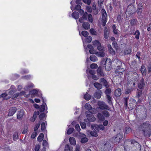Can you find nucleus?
<instances>
[{
  "label": "nucleus",
  "mask_w": 151,
  "mask_h": 151,
  "mask_svg": "<svg viewBox=\"0 0 151 151\" xmlns=\"http://www.w3.org/2000/svg\"><path fill=\"white\" fill-rule=\"evenodd\" d=\"M13 139L14 141H16L18 138V134L17 132H15L13 134Z\"/></svg>",
  "instance_id": "a19ab883"
},
{
  "label": "nucleus",
  "mask_w": 151,
  "mask_h": 151,
  "mask_svg": "<svg viewBox=\"0 0 151 151\" xmlns=\"http://www.w3.org/2000/svg\"><path fill=\"white\" fill-rule=\"evenodd\" d=\"M92 43L93 45L95 46L98 47L99 44H100V43L98 40H95L93 41Z\"/></svg>",
  "instance_id": "49530a36"
},
{
  "label": "nucleus",
  "mask_w": 151,
  "mask_h": 151,
  "mask_svg": "<svg viewBox=\"0 0 151 151\" xmlns=\"http://www.w3.org/2000/svg\"><path fill=\"white\" fill-rule=\"evenodd\" d=\"M72 16L73 17L76 19H78L79 17V13L76 12H74L73 13Z\"/></svg>",
  "instance_id": "5701e85b"
},
{
  "label": "nucleus",
  "mask_w": 151,
  "mask_h": 151,
  "mask_svg": "<svg viewBox=\"0 0 151 151\" xmlns=\"http://www.w3.org/2000/svg\"><path fill=\"white\" fill-rule=\"evenodd\" d=\"M138 129L146 136L149 137L151 134V124L148 122H144L142 123L139 126Z\"/></svg>",
  "instance_id": "f257e3e1"
},
{
  "label": "nucleus",
  "mask_w": 151,
  "mask_h": 151,
  "mask_svg": "<svg viewBox=\"0 0 151 151\" xmlns=\"http://www.w3.org/2000/svg\"><path fill=\"white\" fill-rule=\"evenodd\" d=\"M74 129L73 128H70L67 131V134H71L74 131Z\"/></svg>",
  "instance_id": "c03bdc74"
},
{
  "label": "nucleus",
  "mask_w": 151,
  "mask_h": 151,
  "mask_svg": "<svg viewBox=\"0 0 151 151\" xmlns=\"http://www.w3.org/2000/svg\"><path fill=\"white\" fill-rule=\"evenodd\" d=\"M141 71L142 74H145V73L146 68L144 65H142L141 68Z\"/></svg>",
  "instance_id": "e433bc0d"
},
{
  "label": "nucleus",
  "mask_w": 151,
  "mask_h": 151,
  "mask_svg": "<svg viewBox=\"0 0 151 151\" xmlns=\"http://www.w3.org/2000/svg\"><path fill=\"white\" fill-rule=\"evenodd\" d=\"M101 14L102 15V22L103 26H104L107 20V15L105 10L102 9L101 10Z\"/></svg>",
  "instance_id": "7ed1b4c3"
},
{
  "label": "nucleus",
  "mask_w": 151,
  "mask_h": 151,
  "mask_svg": "<svg viewBox=\"0 0 151 151\" xmlns=\"http://www.w3.org/2000/svg\"><path fill=\"white\" fill-rule=\"evenodd\" d=\"M97 116L99 119L101 121H103L105 119V117L102 114L100 113H98Z\"/></svg>",
  "instance_id": "cd10ccee"
},
{
  "label": "nucleus",
  "mask_w": 151,
  "mask_h": 151,
  "mask_svg": "<svg viewBox=\"0 0 151 151\" xmlns=\"http://www.w3.org/2000/svg\"><path fill=\"white\" fill-rule=\"evenodd\" d=\"M42 145L44 147L43 148L44 149H45L46 148H45V147H48V144L47 142L45 140H44L43 141Z\"/></svg>",
  "instance_id": "ea45409f"
},
{
  "label": "nucleus",
  "mask_w": 151,
  "mask_h": 151,
  "mask_svg": "<svg viewBox=\"0 0 151 151\" xmlns=\"http://www.w3.org/2000/svg\"><path fill=\"white\" fill-rule=\"evenodd\" d=\"M142 90H139L137 89V92L136 97L138 98L140 97L142 95Z\"/></svg>",
  "instance_id": "72a5a7b5"
},
{
  "label": "nucleus",
  "mask_w": 151,
  "mask_h": 151,
  "mask_svg": "<svg viewBox=\"0 0 151 151\" xmlns=\"http://www.w3.org/2000/svg\"><path fill=\"white\" fill-rule=\"evenodd\" d=\"M112 45L114 47L115 49H117L118 47V45L116 42L115 41H114L112 43Z\"/></svg>",
  "instance_id": "3c124183"
},
{
  "label": "nucleus",
  "mask_w": 151,
  "mask_h": 151,
  "mask_svg": "<svg viewBox=\"0 0 151 151\" xmlns=\"http://www.w3.org/2000/svg\"><path fill=\"white\" fill-rule=\"evenodd\" d=\"M145 85V84L144 82V79L143 78H142L140 80L139 82L138 83V88L141 90H142L144 88Z\"/></svg>",
  "instance_id": "1a4fd4ad"
},
{
  "label": "nucleus",
  "mask_w": 151,
  "mask_h": 151,
  "mask_svg": "<svg viewBox=\"0 0 151 151\" xmlns=\"http://www.w3.org/2000/svg\"><path fill=\"white\" fill-rule=\"evenodd\" d=\"M0 98H3L4 99L7 100L10 98V96L8 95V93L5 92L1 95Z\"/></svg>",
  "instance_id": "2eb2a0df"
},
{
  "label": "nucleus",
  "mask_w": 151,
  "mask_h": 151,
  "mask_svg": "<svg viewBox=\"0 0 151 151\" xmlns=\"http://www.w3.org/2000/svg\"><path fill=\"white\" fill-rule=\"evenodd\" d=\"M80 124L81 126V128L82 129H84L86 127V125L84 122H80Z\"/></svg>",
  "instance_id": "680f3d73"
},
{
  "label": "nucleus",
  "mask_w": 151,
  "mask_h": 151,
  "mask_svg": "<svg viewBox=\"0 0 151 151\" xmlns=\"http://www.w3.org/2000/svg\"><path fill=\"white\" fill-rule=\"evenodd\" d=\"M134 35H135V37L136 39H138L139 38L140 32L139 30H137L135 31Z\"/></svg>",
  "instance_id": "473e14b6"
},
{
  "label": "nucleus",
  "mask_w": 151,
  "mask_h": 151,
  "mask_svg": "<svg viewBox=\"0 0 151 151\" xmlns=\"http://www.w3.org/2000/svg\"><path fill=\"white\" fill-rule=\"evenodd\" d=\"M86 9L88 12L91 13L92 12L91 7L90 6H87L86 7Z\"/></svg>",
  "instance_id": "69168bd1"
},
{
  "label": "nucleus",
  "mask_w": 151,
  "mask_h": 151,
  "mask_svg": "<svg viewBox=\"0 0 151 151\" xmlns=\"http://www.w3.org/2000/svg\"><path fill=\"white\" fill-rule=\"evenodd\" d=\"M124 71V69L123 68H117L115 71V73L116 76H120L122 75Z\"/></svg>",
  "instance_id": "39448f33"
},
{
  "label": "nucleus",
  "mask_w": 151,
  "mask_h": 151,
  "mask_svg": "<svg viewBox=\"0 0 151 151\" xmlns=\"http://www.w3.org/2000/svg\"><path fill=\"white\" fill-rule=\"evenodd\" d=\"M97 75L101 77H104L105 76V73L103 72L102 67L99 66L96 70Z\"/></svg>",
  "instance_id": "423d86ee"
},
{
  "label": "nucleus",
  "mask_w": 151,
  "mask_h": 151,
  "mask_svg": "<svg viewBox=\"0 0 151 151\" xmlns=\"http://www.w3.org/2000/svg\"><path fill=\"white\" fill-rule=\"evenodd\" d=\"M131 90L130 89H126L125 91V93L126 94H128L130 93Z\"/></svg>",
  "instance_id": "774afa93"
},
{
  "label": "nucleus",
  "mask_w": 151,
  "mask_h": 151,
  "mask_svg": "<svg viewBox=\"0 0 151 151\" xmlns=\"http://www.w3.org/2000/svg\"><path fill=\"white\" fill-rule=\"evenodd\" d=\"M108 47L110 54L112 55L115 54V52L114 50L112 48L111 45L110 44H108Z\"/></svg>",
  "instance_id": "a211bd4d"
},
{
  "label": "nucleus",
  "mask_w": 151,
  "mask_h": 151,
  "mask_svg": "<svg viewBox=\"0 0 151 151\" xmlns=\"http://www.w3.org/2000/svg\"><path fill=\"white\" fill-rule=\"evenodd\" d=\"M88 141V139L86 137H83L81 138V142L82 143H84Z\"/></svg>",
  "instance_id": "4d7b16f0"
},
{
  "label": "nucleus",
  "mask_w": 151,
  "mask_h": 151,
  "mask_svg": "<svg viewBox=\"0 0 151 151\" xmlns=\"http://www.w3.org/2000/svg\"><path fill=\"white\" fill-rule=\"evenodd\" d=\"M90 60L93 62L96 61L98 60L97 58L94 55H91L90 57Z\"/></svg>",
  "instance_id": "bb28decb"
},
{
  "label": "nucleus",
  "mask_w": 151,
  "mask_h": 151,
  "mask_svg": "<svg viewBox=\"0 0 151 151\" xmlns=\"http://www.w3.org/2000/svg\"><path fill=\"white\" fill-rule=\"evenodd\" d=\"M132 52V47H129L125 49L124 51V54L125 55L129 54Z\"/></svg>",
  "instance_id": "aec40b11"
},
{
  "label": "nucleus",
  "mask_w": 151,
  "mask_h": 151,
  "mask_svg": "<svg viewBox=\"0 0 151 151\" xmlns=\"http://www.w3.org/2000/svg\"><path fill=\"white\" fill-rule=\"evenodd\" d=\"M96 55L98 57H103L105 56V53H104V52H97V53L96 54Z\"/></svg>",
  "instance_id": "c756f323"
},
{
  "label": "nucleus",
  "mask_w": 151,
  "mask_h": 151,
  "mask_svg": "<svg viewBox=\"0 0 151 151\" xmlns=\"http://www.w3.org/2000/svg\"><path fill=\"white\" fill-rule=\"evenodd\" d=\"M98 67V65L97 64L95 63L92 64L90 65V67L92 69H96Z\"/></svg>",
  "instance_id": "8fccbe9b"
},
{
  "label": "nucleus",
  "mask_w": 151,
  "mask_h": 151,
  "mask_svg": "<svg viewBox=\"0 0 151 151\" xmlns=\"http://www.w3.org/2000/svg\"><path fill=\"white\" fill-rule=\"evenodd\" d=\"M102 65H105V69L107 71H110L111 67V60L110 58H106L103 59L101 62Z\"/></svg>",
  "instance_id": "f03ea898"
},
{
  "label": "nucleus",
  "mask_w": 151,
  "mask_h": 151,
  "mask_svg": "<svg viewBox=\"0 0 151 151\" xmlns=\"http://www.w3.org/2000/svg\"><path fill=\"white\" fill-rule=\"evenodd\" d=\"M69 150V151H73V147L72 146H70L68 144L66 145L65 147V149L63 151H68Z\"/></svg>",
  "instance_id": "f3484780"
},
{
  "label": "nucleus",
  "mask_w": 151,
  "mask_h": 151,
  "mask_svg": "<svg viewBox=\"0 0 151 151\" xmlns=\"http://www.w3.org/2000/svg\"><path fill=\"white\" fill-rule=\"evenodd\" d=\"M69 141L71 145H76V140L74 137H70L69 139Z\"/></svg>",
  "instance_id": "4be33fe9"
},
{
  "label": "nucleus",
  "mask_w": 151,
  "mask_h": 151,
  "mask_svg": "<svg viewBox=\"0 0 151 151\" xmlns=\"http://www.w3.org/2000/svg\"><path fill=\"white\" fill-rule=\"evenodd\" d=\"M131 131V129L129 127H126L125 129V133L126 134L128 133Z\"/></svg>",
  "instance_id": "13d9d810"
},
{
  "label": "nucleus",
  "mask_w": 151,
  "mask_h": 151,
  "mask_svg": "<svg viewBox=\"0 0 151 151\" xmlns=\"http://www.w3.org/2000/svg\"><path fill=\"white\" fill-rule=\"evenodd\" d=\"M41 129L42 131L45 130L46 129V124L45 122H42L41 125Z\"/></svg>",
  "instance_id": "de8ad7c7"
},
{
  "label": "nucleus",
  "mask_w": 151,
  "mask_h": 151,
  "mask_svg": "<svg viewBox=\"0 0 151 151\" xmlns=\"http://www.w3.org/2000/svg\"><path fill=\"white\" fill-rule=\"evenodd\" d=\"M130 21V24L132 26L134 25L137 24V20L134 19L131 20Z\"/></svg>",
  "instance_id": "7c9ffc66"
},
{
  "label": "nucleus",
  "mask_w": 151,
  "mask_h": 151,
  "mask_svg": "<svg viewBox=\"0 0 151 151\" xmlns=\"http://www.w3.org/2000/svg\"><path fill=\"white\" fill-rule=\"evenodd\" d=\"M45 110V106L44 104L41 105L40 111L41 112H42L44 111Z\"/></svg>",
  "instance_id": "e2e57ef3"
},
{
  "label": "nucleus",
  "mask_w": 151,
  "mask_h": 151,
  "mask_svg": "<svg viewBox=\"0 0 151 151\" xmlns=\"http://www.w3.org/2000/svg\"><path fill=\"white\" fill-rule=\"evenodd\" d=\"M24 114V111L23 110L19 111L17 114V118L19 119H22Z\"/></svg>",
  "instance_id": "9d476101"
},
{
  "label": "nucleus",
  "mask_w": 151,
  "mask_h": 151,
  "mask_svg": "<svg viewBox=\"0 0 151 151\" xmlns=\"http://www.w3.org/2000/svg\"><path fill=\"white\" fill-rule=\"evenodd\" d=\"M103 114L106 117H109L110 115L109 112L107 111H104L102 112Z\"/></svg>",
  "instance_id": "09e8293b"
},
{
  "label": "nucleus",
  "mask_w": 151,
  "mask_h": 151,
  "mask_svg": "<svg viewBox=\"0 0 151 151\" xmlns=\"http://www.w3.org/2000/svg\"><path fill=\"white\" fill-rule=\"evenodd\" d=\"M134 7L133 6H129L127 9L126 12H128L129 14H132L134 12Z\"/></svg>",
  "instance_id": "f8f14e48"
},
{
  "label": "nucleus",
  "mask_w": 151,
  "mask_h": 151,
  "mask_svg": "<svg viewBox=\"0 0 151 151\" xmlns=\"http://www.w3.org/2000/svg\"><path fill=\"white\" fill-rule=\"evenodd\" d=\"M90 134L92 136L96 137L98 136L97 133L94 131L91 132L90 133Z\"/></svg>",
  "instance_id": "0e129e2a"
},
{
  "label": "nucleus",
  "mask_w": 151,
  "mask_h": 151,
  "mask_svg": "<svg viewBox=\"0 0 151 151\" xmlns=\"http://www.w3.org/2000/svg\"><path fill=\"white\" fill-rule=\"evenodd\" d=\"M40 148V145L39 144L36 145L35 147V151H38Z\"/></svg>",
  "instance_id": "338daca9"
},
{
  "label": "nucleus",
  "mask_w": 151,
  "mask_h": 151,
  "mask_svg": "<svg viewBox=\"0 0 151 151\" xmlns=\"http://www.w3.org/2000/svg\"><path fill=\"white\" fill-rule=\"evenodd\" d=\"M17 110L16 108L15 107H11L9 109V111L8 114L9 116H13Z\"/></svg>",
  "instance_id": "0eeeda50"
},
{
  "label": "nucleus",
  "mask_w": 151,
  "mask_h": 151,
  "mask_svg": "<svg viewBox=\"0 0 151 151\" xmlns=\"http://www.w3.org/2000/svg\"><path fill=\"white\" fill-rule=\"evenodd\" d=\"M45 116V114L44 113L41 114L39 116V117L40 120H42Z\"/></svg>",
  "instance_id": "052dcab7"
},
{
  "label": "nucleus",
  "mask_w": 151,
  "mask_h": 151,
  "mask_svg": "<svg viewBox=\"0 0 151 151\" xmlns=\"http://www.w3.org/2000/svg\"><path fill=\"white\" fill-rule=\"evenodd\" d=\"M111 89L110 88L106 89L105 91L106 96L109 95V94H110L111 93Z\"/></svg>",
  "instance_id": "bf43d9fd"
},
{
  "label": "nucleus",
  "mask_w": 151,
  "mask_h": 151,
  "mask_svg": "<svg viewBox=\"0 0 151 151\" xmlns=\"http://www.w3.org/2000/svg\"><path fill=\"white\" fill-rule=\"evenodd\" d=\"M98 104L99 108L101 109H106L107 110H110L109 107L104 102L99 101L98 102Z\"/></svg>",
  "instance_id": "20e7f679"
},
{
  "label": "nucleus",
  "mask_w": 151,
  "mask_h": 151,
  "mask_svg": "<svg viewBox=\"0 0 151 151\" xmlns=\"http://www.w3.org/2000/svg\"><path fill=\"white\" fill-rule=\"evenodd\" d=\"M100 83H104L105 85L106 86V88L108 87V86H107V83L106 80L104 78H101L100 80Z\"/></svg>",
  "instance_id": "c85d7f7f"
},
{
  "label": "nucleus",
  "mask_w": 151,
  "mask_h": 151,
  "mask_svg": "<svg viewBox=\"0 0 151 151\" xmlns=\"http://www.w3.org/2000/svg\"><path fill=\"white\" fill-rule=\"evenodd\" d=\"M132 144H134V146L136 147V150H141L140 145L137 142L134 141V140H132L131 142Z\"/></svg>",
  "instance_id": "4468645a"
},
{
  "label": "nucleus",
  "mask_w": 151,
  "mask_h": 151,
  "mask_svg": "<svg viewBox=\"0 0 151 151\" xmlns=\"http://www.w3.org/2000/svg\"><path fill=\"white\" fill-rule=\"evenodd\" d=\"M84 98L86 100L88 101L91 99V96L89 94L86 93L84 95Z\"/></svg>",
  "instance_id": "2f4dec72"
},
{
  "label": "nucleus",
  "mask_w": 151,
  "mask_h": 151,
  "mask_svg": "<svg viewBox=\"0 0 151 151\" xmlns=\"http://www.w3.org/2000/svg\"><path fill=\"white\" fill-rule=\"evenodd\" d=\"M44 134L40 133L37 137V140L39 142H41L43 139Z\"/></svg>",
  "instance_id": "a878e982"
},
{
  "label": "nucleus",
  "mask_w": 151,
  "mask_h": 151,
  "mask_svg": "<svg viewBox=\"0 0 151 151\" xmlns=\"http://www.w3.org/2000/svg\"><path fill=\"white\" fill-rule=\"evenodd\" d=\"M88 21L91 22L92 23L93 22V20L92 17V16L91 14H89L88 15Z\"/></svg>",
  "instance_id": "37998d69"
},
{
  "label": "nucleus",
  "mask_w": 151,
  "mask_h": 151,
  "mask_svg": "<svg viewBox=\"0 0 151 151\" xmlns=\"http://www.w3.org/2000/svg\"><path fill=\"white\" fill-rule=\"evenodd\" d=\"M85 107L86 109L89 111L90 113L93 114L95 113V112H92V111H93L95 110V109H94L92 108L90 104L88 103L86 104L85 105Z\"/></svg>",
  "instance_id": "6e6552de"
},
{
  "label": "nucleus",
  "mask_w": 151,
  "mask_h": 151,
  "mask_svg": "<svg viewBox=\"0 0 151 151\" xmlns=\"http://www.w3.org/2000/svg\"><path fill=\"white\" fill-rule=\"evenodd\" d=\"M106 97L108 99V103L110 104H111L112 103V97L109 95H107L106 96Z\"/></svg>",
  "instance_id": "a18cd8bd"
},
{
  "label": "nucleus",
  "mask_w": 151,
  "mask_h": 151,
  "mask_svg": "<svg viewBox=\"0 0 151 151\" xmlns=\"http://www.w3.org/2000/svg\"><path fill=\"white\" fill-rule=\"evenodd\" d=\"M136 103V101L134 99H130L129 101L130 106L132 108L135 106Z\"/></svg>",
  "instance_id": "dca6fc26"
},
{
  "label": "nucleus",
  "mask_w": 151,
  "mask_h": 151,
  "mask_svg": "<svg viewBox=\"0 0 151 151\" xmlns=\"http://www.w3.org/2000/svg\"><path fill=\"white\" fill-rule=\"evenodd\" d=\"M36 117V112H35L32 117L30 119L31 121L33 122H34L35 120Z\"/></svg>",
  "instance_id": "864d4df0"
},
{
  "label": "nucleus",
  "mask_w": 151,
  "mask_h": 151,
  "mask_svg": "<svg viewBox=\"0 0 151 151\" xmlns=\"http://www.w3.org/2000/svg\"><path fill=\"white\" fill-rule=\"evenodd\" d=\"M115 95L117 97L120 96L121 95V90L120 88H117L115 91Z\"/></svg>",
  "instance_id": "412c9836"
},
{
  "label": "nucleus",
  "mask_w": 151,
  "mask_h": 151,
  "mask_svg": "<svg viewBox=\"0 0 151 151\" xmlns=\"http://www.w3.org/2000/svg\"><path fill=\"white\" fill-rule=\"evenodd\" d=\"M89 52L91 54H95L96 55L97 52L96 50L93 49L90 50Z\"/></svg>",
  "instance_id": "5fc2aeb1"
},
{
  "label": "nucleus",
  "mask_w": 151,
  "mask_h": 151,
  "mask_svg": "<svg viewBox=\"0 0 151 151\" xmlns=\"http://www.w3.org/2000/svg\"><path fill=\"white\" fill-rule=\"evenodd\" d=\"M94 86L95 88L99 89H101L102 88V85L97 82L94 83Z\"/></svg>",
  "instance_id": "b1692460"
},
{
  "label": "nucleus",
  "mask_w": 151,
  "mask_h": 151,
  "mask_svg": "<svg viewBox=\"0 0 151 151\" xmlns=\"http://www.w3.org/2000/svg\"><path fill=\"white\" fill-rule=\"evenodd\" d=\"M89 32L92 35H96V31L93 28L89 30Z\"/></svg>",
  "instance_id": "79ce46f5"
},
{
  "label": "nucleus",
  "mask_w": 151,
  "mask_h": 151,
  "mask_svg": "<svg viewBox=\"0 0 151 151\" xmlns=\"http://www.w3.org/2000/svg\"><path fill=\"white\" fill-rule=\"evenodd\" d=\"M32 95H35L36 96L37 94L38 91L35 89H33L31 90L29 92Z\"/></svg>",
  "instance_id": "f704fd0d"
},
{
  "label": "nucleus",
  "mask_w": 151,
  "mask_h": 151,
  "mask_svg": "<svg viewBox=\"0 0 151 151\" xmlns=\"http://www.w3.org/2000/svg\"><path fill=\"white\" fill-rule=\"evenodd\" d=\"M82 27L84 29L86 30L89 29L90 27L89 23L86 22H85L83 23Z\"/></svg>",
  "instance_id": "6ab92c4d"
},
{
  "label": "nucleus",
  "mask_w": 151,
  "mask_h": 151,
  "mask_svg": "<svg viewBox=\"0 0 151 151\" xmlns=\"http://www.w3.org/2000/svg\"><path fill=\"white\" fill-rule=\"evenodd\" d=\"M142 11V6H140L139 8H138L137 11V14L139 15L141 14V12Z\"/></svg>",
  "instance_id": "6e6d98bb"
},
{
  "label": "nucleus",
  "mask_w": 151,
  "mask_h": 151,
  "mask_svg": "<svg viewBox=\"0 0 151 151\" xmlns=\"http://www.w3.org/2000/svg\"><path fill=\"white\" fill-rule=\"evenodd\" d=\"M81 34L84 37H87L88 35V32L86 31H83L81 32Z\"/></svg>",
  "instance_id": "603ef678"
},
{
  "label": "nucleus",
  "mask_w": 151,
  "mask_h": 151,
  "mask_svg": "<svg viewBox=\"0 0 151 151\" xmlns=\"http://www.w3.org/2000/svg\"><path fill=\"white\" fill-rule=\"evenodd\" d=\"M116 66L117 68L120 67L122 65V63L121 62L118 60H116Z\"/></svg>",
  "instance_id": "4c0bfd02"
},
{
  "label": "nucleus",
  "mask_w": 151,
  "mask_h": 151,
  "mask_svg": "<svg viewBox=\"0 0 151 151\" xmlns=\"http://www.w3.org/2000/svg\"><path fill=\"white\" fill-rule=\"evenodd\" d=\"M87 118L88 120L90 122H93L96 120V118L92 114H87Z\"/></svg>",
  "instance_id": "9b49d317"
},
{
  "label": "nucleus",
  "mask_w": 151,
  "mask_h": 151,
  "mask_svg": "<svg viewBox=\"0 0 151 151\" xmlns=\"http://www.w3.org/2000/svg\"><path fill=\"white\" fill-rule=\"evenodd\" d=\"M123 137V135L122 134L119 133L116 135V136L114 138V140L115 141V143H117L119 142L120 140Z\"/></svg>",
  "instance_id": "ddd939ff"
},
{
  "label": "nucleus",
  "mask_w": 151,
  "mask_h": 151,
  "mask_svg": "<svg viewBox=\"0 0 151 151\" xmlns=\"http://www.w3.org/2000/svg\"><path fill=\"white\" fill-rule=\"evenodd\" d=\"M92 37L91 36H88L85 39V41L87 43H89L91 42L92 40Z\"/></svg>",
  "instance_id": "58836bf2"
},
{
  "label": "nucleus",
  "mask_w": 151,
  "mask_h": 151,
  "mask_svg": "<svg viewBox=\"0 0 151 151\" xmlns=\"http://www.w3.org/2000/svg\"><path fill=\"white\" fill-rule=\"evenodd\" d=\"M94 97L97 99H99L101 98V94L100 92H96L94 94Z\"/></svg>",
  "instance_id": "c9c22d12"
},
{
  "label": "nucleus",
  "mask_w": 151,
  "mask_h": 151,
  "mask_svg": "<svg viewBox=\"0 0 151 151\" xmlns=\"http://www.w3.org/2000/svg\"><path fill=\"white\" fill-rule=\"evenodd\" d=\"M97 49L98 50L104 52L105 51V47L103 46H102L101 45V43L99 44V45L97 47Z\"/></svg>",
  "instance_id": "393cba45"
}]
</instances>
